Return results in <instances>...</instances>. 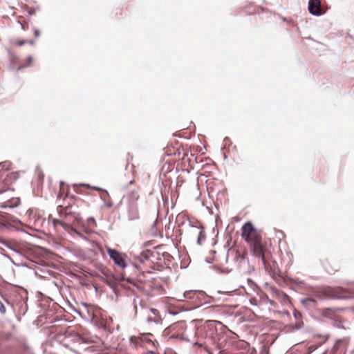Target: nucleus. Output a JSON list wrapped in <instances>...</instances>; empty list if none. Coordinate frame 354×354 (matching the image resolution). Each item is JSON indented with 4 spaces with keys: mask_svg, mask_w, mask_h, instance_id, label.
<instances>
[{
    "mask_svg": "<svg viewBox=\"0 0 354 354\" xmlns=\"http://www.w3.org/2000/svg\"><path fill=\"white\" fill-rule=\"evenodd\" d=\"M241 237L249 245L252 255L260 258L266 266L267 264V254L260 232L254 227L252 223L247 222L241 228Z\"/></svg>",
    "mask_w": 354,
    "mask_h": 354,
    "instance_id": "1",
    "label": "nucleus"
},
{
    "mask_svg": "<svg viewBox=\"0 0 354 354\" xmlns=\"http://www.w3.org/2000/svg\"><path fill=\"white\" fill-rule=\"evenodd\" d=\"M216 329L211 322H206L201 326V348L208 353L212 354V348L216 345Z\"/></svg>",
    "mask_w": 354,
    "mask_h": 354,
    "instance_id": "2",
    "label": "nucleus"
},
{
    "mask_svg": "<svg viewBox=\"0 0 354 354\" xmlns=\"http://www.w3.org/2000/svg\"><path fill=\"white\" fill-rule=\"evenodd\" d=\"M139 198V195L136 192H131L127 196L128 201V213L129 218L130 220H135L139 218V212L137 205V201Z\"/></svg>",
    "mask_w": 354,
    "mask_h": 354,
    "instance_id": "3",
    "label": "nucleus"
},
{
    "mask_svg": "<svg viewBox=\"0 0 354 354\" xmlns=\"http://www.w3.org/2000/svg\"><path fill=\"white\" fill-rule=\"evenodd\" d=\"M325 297L337 299H346L349 297L348 292L340 287L326 288L323 290Z\"/></svg>",
    "mask_w": 354,
    "mask_h": 354,
    "instance_id": "4",
    "label": "nucleus"
},
{
    "mask_svg": "<svg viewBox=\"0 0 354 354\" xmlns=\"http://www.w3.org/2000/svg\"><path fill=\"white\" fill-rule=\"evenodd\" d=\"M107 253L114 263L122 268H125L127 266L125 261V255L120 253L115 250L108 248Z\"/></svg>",
    "mask_w": 354,
    "mask_h": 354,
    "instance_id": "5",
    "label": "nucleus"
},
{
    "mask_svg": "<svg viewBox=\"0 0 354 354\" xmlns=\"http://www.w3.org/2000/svg\"><path fill=\"white\" fill-rule=\"evenodd\" d=\"M214 169V165L211 158H205V160L201 158V171H203V173L201 172V176H207V174L212 173Z\"/></svg>",
    "mask_w": 354,
    "mask_h": 354,
    "instance_id": "6",
    "label": "nucleus"
},
{
    "mask_svg": "<svg viewBox=\"0 0 354 354\" xmlns=\"http://www.w3.org/2000/svg\"><path fill=\"white\" fill-rule=\"evenodd\" d=\"M206 191L209 198H213L214 195L219 192V187L216 184L214 179L210 178L206 180Z\"/></svg>",
    "mask_w": 354,
    "mask_h": 354,
    "instance_id": "7",
    "label": "nucleus"
},
{
    "mask_svg": "<svg viewBox=\"0 0 354 354\" xmlns=\"http://www.w3.org/2000/svg\"><path fill=\"white\" fill-rule=\"evenodd\" d=\"M309 12L313 15H320L322 14L321 9V3L319 0H310L308 3Z\"/></svg>",
    "mask_w": 354,
    "mask_h": 354,
    "instance_id": "8",
    "label": "nucleus"
},
{
    "mask_svg": "<svg viewBox=\"0 0 354 354\" xmlns=\"http://www.w3.org/2000/svg\"><path fill=\"white\" fill-rule=\"evenodd\" d=\"M319 313L322 317L330 319H336L337 318V310L335 308H322L319 310Z\"/></svg>",
    "mask_w": 354,
    "mask_h": 354,
    "instance_id": "9",
    "label": "nucleus"
},
{
    "mask_svg": "<svg viewBox=\"0 0 354 354\" xmlns=\"http://www.w3.org/2000/svg\"><path fill=\"white\" fill-rule=\"evenodd\" d=\"M325 269L326 272L330 274H334L335 272L339 271V266L338 265L335 266V268L332 267L331 265L328 264L326 266Z\"/></svg>",
    "mask_w": 354,
    "mask_h": 354,
    "instance_id": "10",
    "label": "nucleus"
},
{
    "mask_svg": "<svg viewBox=\"0 0 354 354\" xmlns=\"http://www.w3.org/2000/svg\"><path fill=\"white\" fill-rule=\"evenodd\" d=\"M162 321V319L160 316H156V317H148L147 318V322H154V323H156V324H160Z\"/></svg>",
    "mask_w": 354,
    "mask_h": 354,
    "instance_id": "11",
    "label": "nucleus"
},
{
    "mask_svg": "<svg viewBox=\"0 0 354 354\" xmlns=\"http://www.w3.org/2000/svg\"><path fill=\"white\" fill-rule=\"evenodd\" d=\"M53 223L55 226H56L57 225H60L63 226L64 227H66L68 225L67 223H65V221L63 219L59 220V219L54 218L53 220Z\"/></svg>",
    "mask_w": 354,
    "mask_h": 354,
    "instance_id": "12",
    "label": "nucleus"
},
{
    "mask_svg": "<svg viewBox=\"0 0 354 354\" xmlns=\"http://www.w3.org/2000/svg\"><path fill=\"white\" fill-rule=\"evenodd\" d=\"M200 295H201V306L203 304V300H204V303H207L208 302L207 300H209V298L206 295L205 292H204L203 291H201V290Z\"/></svg>",
    "mask_w": 354,
    "mask_h": 354,
    "instance_id": "13",
    "label": "nucleus"
},
{
    "mask_svg": "<svg viewBox=\"0 0 354 354\" xmlns=\"http://www.w3.org/2000/svg\"><path fill=\"white\" fill-rule=\"evenodd\" d=\"M11 163L8 161H5L0 163V169L8 170L10 167Z\"/></svg>",
    "mask_w": 354,
    "mask_h": 354,
    "instance_id": "14",
    "label": "nucleus"
},
{
    "mask_svg": "<svg viewBox=\"0 0 354 354\" xmlns=\"http://www.w3.org/2000/svg\"><path fill=\"white\" fill-rule=\"evenodd\" d=\"M6 312V307L4 306L3 304L0 300V313L1 314H5Z\"/></svg>",
    "mask_w": 354,
    "mask_h": 354,
    "instance_id": "15",
    "label": "nucleus"
},
{
    "mask_svg": "<svg viewBox=\"0 0 354 354\" xmlns=\"http://www.w3.org/2000/svg\"><path fill=\"white\" fill-rule=\"evenodd\" d=\"M150 312L152 313L153 317L159 316L158 311L155 308H151Z\"/></svg>",
    "mask_w": 354,
    "mask_h": 354,
    "instance_id": "16",
    "label": "nucleus"
},
{
    "mask_svg": "<svg viewBox=\"0 0 354 354\" xmlns=\"http://www.w3.org/2000/svg\"><path fill=\"white\" fill-rule=\"evenodd\" d=\"M87 222L88 224H95V219L93 218H88L87 219Z\"/></svg>",
    "mask_w": 354,
    "mask_h": 354,
    "instance_id": "17",
    "label": "nucleus"
},
{
    "mask_svg": "<svg viewBox=\"0 0 354 354\" xmlns=\"http://www.w3.org/2000/svg\"><path fill=\"white\" fill-rule=\"evenodd\" d=\"M200 234H201V241L202 239L204 238L203 227L201 225V232H200Z\"/></svg>",
    "mask_w": 354,
    "mask_h": 354,
    "instance_id": "18",
    "label": "nucleus"
},
{
    "mask_svg": "<svg viewBox=\"0 0 354 354\" xmlns=\"http://www.w3.org/2000/svg\"><path fill=\"white\" fill-rule=\"evenodd\" d=\"M61 209L63 210L62 207H61ZM64 214L65 215V216L66 217L68 215H70L71 214L70 213H68L66 212V210L64 209ZM61 216L62 217L63 216V213L61 214Z\"/></svg>",
    "mask_w": 354,
    "mask_h": 354,
    "instance_id": "19",
    "label": "nucleus"
},
{
    "mask_svg": "<svg viewBox=\"0 0 354 354\" xmlns=\"http://www.w3.org/2000/svg\"><path fill=\"white\" fill-rule=\"evenodd\" d=\"M26 40H21V41H19V42L17 43V45H18V46H21L24 45V44H26Z\"/></svg>",
    "mask_w": 354,
    "mask_h": 354,
    "instance_id": "20",
    "label": "nucleus"
},
{
    "mask_svg": "<svg viewBox=\"0 0 354 354\" xmlns=\"http://www.w3.org/2000/svg\"><path fill=\"white\" fill-rule=\"evenodd\" d=\"M239 256L241 258V259H245V257H246V252H244L242 254H239Z\"/></svg>",
    "mask_w": 354,
    "mask_h": 354,
    "instance_id": "21",
    "label": "nucleus"
},
{
    "mask_svg": "<svg viewBox=\"0 0 354 354\" xmlns=\"http://www.w3.org/2000/svg\"><path fill=\"white\" fill-rule=\"evenodd\" d=\"M35 37H38L39 35V31L37 29H35L34 31Z\"/></svg>",
    "mask_w": 354,
    "mask_h": 354,
    "instance_id": "22",
    "label": "nucleus"
},
{
    "mask_svg": "<svg viewBox=\"0 0 354 354\" xmlns=\"http://www.w3.org/2000/svg\"><path fill=\"white\" fill-rule=\"evenodd\" d=\"M1 241L3 245H6V246H8V243L6 242V241L2 240V241Z\"/></svg>",
    "mask_w": 354,
    "mask_h": 354,
    "instance_id": "23",
    "label": "nucleus"
},
{
    "mask_svg": "<svg viewBox=\"0 0 354 354\" xmlns=\"http://www.w3.org/2000/svg\"><path fill=\"white\" fill-rule=\"evenodd\" d=\"M196 242H197V243H198V244H199V235H198V237H197Z\"/></svg>",
    "mask_w": 354,
    "mask_h": 354,
    "instance_id": "24",
    "label": "nucleus"
},
{
    "mask_svg": "<svg viewBox=\"0 0 354 354\" xmlns=\"http://www.w3.org/2000/svg\"><path fill=\"white\" fill-rule=\"evenodd\" d=\"M28 61H29L30 63L32 62V57H28Z\"/></svg>",
    "mask_w": 354,
    "mask_h": 354,
    "instance_id": "25",
    "label": "nucleus"
},
{
    "mask_svg": "<svg viewBox=\"0 0 354 354\" xmlns=\"http://www.w3.org/2000/svg\"><path fill=\"white\" fill-rule=\"evenodd\" d=\"M75 232L77 235L80 236V234L77 231L75 230Z\"/></svg>",
    "mask_w": 354,
    "mask_h": 354,
    "instance_id": "26",
    "label": "nucleus"
},
{
    "mask_svg": "<svg viewBox=\"0 0 354 354\" xmlns=\"http://www.w3.org/2000/svg\"><path fill=\"white\" fill-rule=\"evenodd\" d=\"M200 151H201V155H203V154H204V152H203V151H202V149H200Z\"/></svg>",
    "mask_w": 354,
    "mask_h": 354,
    "instance_id": "27",
    "label": "nucleus"
},
{
    "mask_svg": "<svg viewBox=\"0 0 354 354\" xmlns=\"http://www.w3.org/2000/svg\"><path fill=\"white\" fill-rule=\"evenodd\" d=\"M30 44L31 45H33V44H34V41H30Z\"/></svg>",
    "mask_w": 354,
    "mask_h": 354,
    "instance_id": "28",
    "label": "nucleus"
},
{
    "mask_svg": "<svg viewBox=\"0 0 354 354\" xmlns=\"http://www.w3.org/2000/svg\"><path fill=\"white\" fill-rule=\"evenodd\" d=\"M93 188H94V189H97V190H99V189H100L99 188L95 187H93Z\"/></svg>",
    "mask_w": 354,
    "mask_h": 354,
    "instance_id": "29",
    "label": "nucleus"
},
{
    "mask_svg": "<svg viewBox=\"0 0 354 354\" xmlns=\"http://www.w3.org/2000/svg\"><path fill=\"white\" fill-rule=\"evenodd\" d=\"M202 204H203V205H205V202H204V201H203V202H202Z\"/></svg>",
    "mask_w": 354,
    "mask_h": 354,
    "instance_id": "30",
    "label": "nucleus"
}]
</instances>
